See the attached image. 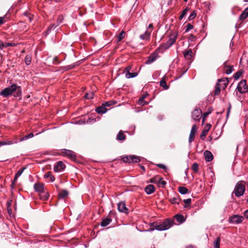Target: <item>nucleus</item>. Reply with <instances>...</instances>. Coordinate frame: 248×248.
I'll return each mask as SVG.
<instances>
[{"mask_svg": "<svg viewBox=\"0 0 248 248\" xmlns=\"http://www.w3.org/2000/svg\"><path fill=\"white\" fill-rule=\"evenodd\" d=\"M138 74L137 72H133V73H125V78H135L138 76Z\"/></svg>", "mask_w": 248, "mask_h": 248, "instance_id": "7c9ffc66", "label": "nucleus"}, {"mask_svg": "<svg viewBox=\"0 0 248 248\" xmlns=\"http://www.w3.org/2000/svg\"><path fill=\"white\" fill-rule=\"evenodd\" d=\"M169 201L172 203V204H179V202L180 201V199H179L177 197H174L172 198H170L169 200Z\"/></svg>", "mask_w": 248, "mask_h": 248, "instance_id": "2f4dec72", "label": "nucleus"}, {"mask_svg": "<svg viewBox=\"0 0 248 248\" xmlns=\"http://www.w3.org/2000/svg\"><path fill=\"white\" fill-rule=\"evenodd\" d=\"M197 127L196 124H194L190 131V133L189 136L188 141L189 143L192 142L194 141L195 139V134L197 132Z\"/></svg>", "mask_w": 248, "mask_h": 248, "instance_id": "1a4fd4ad", "label": "nucleus"}, {"mask_svg": "<svg viewBox=\"0 0 248 248\" xmlns=\"http://www.w3.org/2000/svg\"><path fill=\"white\" fill-rule=\"evenodd\" d=\"M234 70L233 67L230 65L226 61L223 63V72L227 74H231Z\"/></svg>", "mask_w": 248, "mask_h": 248, "instance_id": "9d476101", "label": "nucleus"}, {"mask_svg": "<svg viewBox=\"0 0 248 248\" xmlns=\"http://www.w3.org/2000/svg\"><path fill=\"white\" fill-rule=\"evenodd\" d=\"M211 127V125L209 124H207L205 126L204 129L201 132L200 138L202 140H204L205 139V137L207 134L208 131L210 129Z\"/></svg>", "mask_w": 248, "mask_h": 248, "instance_id": "4468645a", "label": "nucleus"}, {"mask_svg": "<svg viewBox=\"0 0 248 248\" xmlns=\"http://www.w3.org/2000/svg\"><path fill=\"white\" fill-rule=\"evenodd\" d=\"M243 73V71L241 70L237 71L233 75V77L236 80L238 79L241 77Z\"/></svg>", "mask_w": 248, "mask_h": 248, "instance_id": "79ce46f5", "label": "nucleus"}, {"mask_svg": "<svg viewBox=\"0 0 248 248\" xmlns=\"http://www.w3.org/2000/svg\"><path fill=\"white\" fill-rule=\"evenodd\" d=\"M192 169L195 172H197L199 169V165L198 163H194L192 166Z\"/></svg>", "mask_w": 248, "mask_h": 248, "instance_id": "09e8293b", "label": "nucleus"}, {"mask_svg": "<svg viewBox=\"0 0 248 248\" xmlns=\"http://www.w3.org/2000/svg\"><path fill=\"white\" fill-rule=\"evenodd\" d=\"M173 218L176 219L178 222L179 223H183L185 219L183 215L180 214H176L173 217Z\"/></svg>", "mask_w": 248, "mask_h": 248, "instance_id": "5701e85b", "label": "nucleus"}, {"mask_svg": "<svg viewBox=\"0 0 248 248\" xmlns=\"http://www.w3.org/2000/svg\"><path fill=\"white\" fill-rule=\"evenodd\" d=\"M197 13L195 11H193L188 17V20H191L195 18L196 16Z\"/></svg>", "mask_w": 248, "mask_h": 248, "instance_id": "8fccbe9b", "label": "nucleus"}, {"mask_svg": "<svg viewBox=\"0 0 248 248\" xmlns=\"http://www.w3.org/2000/svg\"><path fill=\"white\" fill-rule=\"evenodd\" d=\"M117 103V101L114 100H110L108 101L105 102L103 103V105L106 107H110L113 105H115Z\"/></svg>", "mask_w": 248, "mask_h": 248, "instance_id": "e433bc0d", "label": "nucleus"}, {"mask_svg": "<svg viewBox=\"0 0 248 248\" xmlns=\"http://www.w3.org/2000/svg\"><path fill=\"white\" fill-rule=\"evenodd\" d=\"M68 194V192L66 190H62L59 193V196L61 198H64Z\"/></svg>", "mask_w": 248, "mask_h": 248, "instance_id": "f704fd0d", "label": "nucleus"}, {"mask_svg": "<svg viewBox=\"0 0 248 248\" xmlns=\"http://www.w3.org/2000/svg\"><path fill=\"white\" fill-rule=\"evenodd\" d=\"M131 68L132 66L131 65L128 66L124 68V72L128 73L130 72V71L131 70Z\"/></svg>", "mask_w": 248, "mask_h": 248, "instance_id": "13d9d810", "label": "nucleus"}, {"mask_svg": "<svg viewBox=\"0 0 248 248\" xmlns=\"http://www.w3.org/2000/svg\"><path fill=\"white\" fill-rule=\"evenodd\" d=\"M24 15L28 18V19L29 21V22H31L32 16H31V14H29L28 13H25L24 14Z\"/></svg>", "mask_w": 248, "mask_h": 248, "instance_id": "6e6d98bb", "label": "nucleus"}, {"mask_svg": "<svg viewBox=\"0 0 248 248\" xmlns=\"http://www.w3.org/2000/svg\"><path fill=\"white\" fill-rule=\"evenodd\" d=\"M248 16V8H246L239 16V19L241 21L244 20Z\"/></svg>", "mask_w": 248, "mask_h": 248, "instance_id": "b1692460", "label": "nucleus"}, {"mask_svg": "<svg viewBox=\"0 0 248 248\" xmlns=\"http://www.w3.org/2000/svg\"><path fill=\"white\" fill-rule=\"evenodd\" d=\"M177 35V33L175 32L171 34L170 36L169 40L166 43L163 44L161 47L164 49L169 48L175 42Z\"/></svg>", "mask_w": 248, "mask_h": 248, "instance_id": "20e7f679", "label": "nucleus"}, {"mask_svg": "<svg viewBox=\"0 0 248 248\" xmlns=\"http://www.w3.org/2000/svg\"><path fill=\"white\" fill-rule=\"evenodd\" d=\"M16 92L14 95L15 97H19L21 95V88L20 86H18L15 84H12L11 86L5 88L0 92V95L4 97H7L11 95L14 92Z\"/></svg>", "mask_w": 248, "mask_h": 248, "instance_id": "f03ea898", "label": "nucleus"}, {"mask_svg": "<svg viewBox=\"0 0 248 248\" xmlns=\"http://www.w3.org/2000/svg\"><path fill=\"white\" fill-rule=\"evenodd\" d=\"M174 224V222L173 220L168 218L160 222H155L151 223L150 224V229L148 230H145V231H153L155 229L160 231H165L170 229L173 226Z\"/></svg>", "mask_w": 248, "mask_h": 248, "instance_id": "f257e3e1", "label": "nucleus"}, {"mask_svg": "<svg viewBox=\"0 0 248 248\" xmlns=\"http://www.w3.org/2000/svg\"><path fill=\"white\" fill-rule=\"evenodd\" d=\"M61 153L63 156H65L72 160L76 159L77 157L75 153L71 150L62 149L61 150Z\"/></svg>", "mask_w": 248, "mask_h": 248, "instance_id": "39448f33", "label": "nucleus"}, {"mask_svg": "<svg viewBox=\"0 0 248 248\" xmlns=\"http://www.w3.org/2000/svg\"><path fill=\"white\" fill-rule=\"evenodd\" d=\"M193 26L190 23H188L185 27V32H188L190 30L192 29Z\"/></svg>", "mask_w": 248, "mask_h": 248, "instance_id": "3c124183", "label": "nucleus"}, {"mask_svg": "<svg viewBox=\"0 0 248 248\" xmlns=\"http://www.w3.org/2000/svg\"><path fill=\"white\" fill-rule=\"evenodd\" d=\"M26 169V168H20L17 172L16 173V177H19L21 174L23 173L24 170Z\"/></svg>", "mask_w": 248, "mask_h": 248, "instance_id": "603ef678", "label": "nucleus"}, {"mask_svg": "<svg viewBox=\"0 0 248 248\" xmlns=\"http://www.w3.org/2000/svg\"><path fill=\"white\" fill-rule=\"evenodd\" d=\"M54 27H56V26H55V25H54V24H52V25H51L49 26V27L48 28V30H47V31H46V32H47V33H48V32H49V31H50L51 30V29L52 28Z\"/></svg>", "mask_w": 248, "mask_h": 248, "instance_id": "0e129e2a", "label": "nucleus"}, {"mask_svg": "<svg viewBox=\"0 0 248 248\" xmlns=\"http://www.w3.org/2000/svg\"><path fill=\"white\" fill-rule=\"evenodd\" d=\"M18 178V177H16V175H15V178L13 180V181L12 182V187H13V186H14V185L15 184V183L16 182L17 178Z\"/></svg>", "mask_w": 248, "mask_h": 248, "instance_id": "e2e57ef3", "label": "nucleus"}, {"mask_svg": "<svg viewBox=\"0 0 248 248\" xmlns=\"http://www.w3.org/2000/svg\"><path fill=\"white\" fill-rule=\"evenodd\" d=\"M44 178H50L51 182H53L55 180V177L52 174V172L51 171H47V172H46L44 175Z\"/></svg>", "mask_w": 248, "mask_h": 248, "instance_id": "c85d7f7f", "label": "nucleus"}, {"mask_svg": "<svg viewBox=\"0 0 248 248\" xmlns=\"http://www.w3.org/2000/svg\"><path fill=\"white\" fill-rule=\"evenodd\" d=\"M237 89L240 93H245L248 91L246 80H241L237 86Z\"/></svg>", "mask_w": 248, "mask_h": 248, "instance_id": "423d86ee", "label": "nucleus"}, {"mask_svg": "<svg viewBox=\"0 0 248 248\" xmlns=\"http://www.w3.org/2000/svg\"><path fill=\"white\" fill-rule=\"evenodd\" d=\"M157 54L155 53L152 54L148 58L147 60H146L145 63L146 64H151L153 62H154L156 59Z\"/></svg>", "mask_w": 248, "mask_h": 248, "instance_id": "6ab92c4d", "label": "nucleus"}, {"mask_svg": "<svg viewBox=\"0 0 248 248\" xmlns=\"http://www.w3.org/2000/svg\"><path fill=\"white\" fill-rule=\"evenodd\" d=\"M1 141V143H2V146H3V145H12V144H13L15 143H17L19 141V140H18L17 138H15L13 140H5V141L3 140V141Z\"/></svg>", "mask_w": 248, "mask_h": 248, "instance_id": "a211bd4d", "label": "nucleus"}, {"mask_svg": "<svg viewBox=\"0 0 248 248\" xmlns=\"http://www.w3.org/2000/svg\"><path fill=\"white\" fill-rule=\"evenodd\" d=\"M189 10V8L188 7L186 8L182 12V14L179 17V19L181 20L186 14L187 11Z\"/></svg>", "mask_w": 248, "mask_h": 248, "instance_id": "a18cd8bd", "label": "nucleus"}, {"mask_svg": "<svg viewBox=\"0 0 248 248\" xmlns=\"http://www.w3.org/2000/svg\"><path fill=\"white\" fill-rule=\"evenodd\" d=\"M220 239L219 237H217L214 242V248H219Z\"/></svg>", "mask_w": 248, "mask_h": 248, "instance_id": "49530a36", "label": "nucleus"}, {"mask_svg": "<svg viewBox=\"0 0 248 248\" xmlns=\"http://www.w3.org/2000/svg\"><path fill=\"white\" fill-rule=\"evenodd\" d=\"M151 31H147L144 34H141L140 37L142 40H149L150 39Z\"/></svg>", "mask_w": 248, "mask_h": 248, "instance_id": "4be33fe9", "label": "nucleus"}, {"mask_svg": "<svg viewBox=\"0 0 248 248\" xmlns=\"http://www.w3.org/2000/svg\"><path fill=\"white\" fill-rule=\"evenodd\" d=\"M5 17H0V25H2L4 23V19Z\"/></svg>", "mask_w": 248, "mask_h": 248, "instance_id": "69168bd1", "label": "nucleus"}, {"mask_svg": "<svg viewBox=\"0 0 248 248\" xmlns=\"http://www.w3.org/2000/svg\"><path fill=\"white\" fill-rule=\"evenodd\" d=\"M204 155L205 157V159L207 162H210L212 161L213 159V155L212 153L208 150L205 151L204 152Z\"/></svg>", "mask_w": 248, "mask_h": 248, "instance_id": "dca6fc26", "label": "nucleus"}, {"mask_svg": "<svg viewBox=\"0 0 248 248\" xmlns=\"http://www.w3.org/2000/svg\"><path fill=\"white\" fill-rule=\"evenodd\" d=\"M107 109L106 107L103 105V103L101 106L97 107L95 110L99 114H103L107 112Z\"/></svg>", "mask_w": 248, "mask_h": 248, "instance_id": "aec40b11", "label": "nucleus"}, {"mask_svg": "<svg viewBox=\"0 0 248 248\" xmlns=\"http://www.w3.org/2000/svg\"><path fill=\"white\" fill-rule=\"evenodd\" d=\"M221 89H222V88L220 86H217V84H216L214 93L215 95H217L218 94H219L220 93Z\"/></svg>", "mask_w": 248, "mask_h": 248, "instance_id": "de8ad7c7", "label": "nucleus"}, {"mask_svg": "<svg viewBox=\"0 0 248 248\" xmlns=\"http://www.w3.org/2000/svg\"><path fill=\"white\" fill-rule=\"evenodd\" d=\"M131 163H138L140 161V159L139 156L134 155H131Z\"/></svg>", "mask_w": 248, "mask_h": 248, "instance_id": "c756f323", "label": "nucleus"}, {"mask_svg": "<svg viewBox=\"0 0 248 248\" xmlns=\"http://www.w3.org/2000/svg\"><path fill=\"white\" fill-rule=\"evenodd\" d=\"M118 210L124 213H128V209L126 207L124 202H121L118 204Z\"/></svg>", "mask_w": 248, "mask_h": 248, "instance_id": "ddd939ff", "label": "nucleus"}, {"mask_svg": "<svg viewBox=\"0 0 248 248\" xmlns=\"http://www.w3.org/2000/svg\"><path fill=\"white\" fill-rule=\"evenodd\" d=\"M212 111V109L211 108H209L208 111L203 113L202 114L203 116H204V117H206L209 114H210Z\"/></svg>", "mask_w": 248, "mask_h": 248, "instance_id": "4d7b16f0", "label": "nucleus"}, {"mask_svg": "<svg viewBox=\"0 0 248 248\" xmlns=\"http://www.w3.org/2000/svg\"><path fill=\"white\" fill-rule=\"evenodd\" d=\"M245 191V186L242 182H238L234 188L233 193L235 196L240 197L244 194Z\"/></svg>", "mask_w": 248, "mask_h": 248, "instance_id": "7ed1b4c3", "label": "nucleus"}, {"mask_svg": "<svg viewBox=\"0 0 248 248\" xmlns=\"http://www.w3.org/2000/svg\"><path fill=\"white\" fill-rule=\"evenodd\" d=\"M131 155L128 156H125L122 158V160L124 163H131Z\"/></svg>", "mask_w": 248, "mask_h": 248, "instance_id": "a19ab883", "label": "nucleus"}, {"mask_svg": "<svg viewBox=\"0 0 248 248\" xmlns=\"http://www.w3.org/2000/svg\"><path fill=\"white\" fill-rule=\"evenodd\" d=\"M111 221L112 219L110 218H104L101 222V225L102 227H106L108 226Z\"/></svg>", "mask_w": 248, "mask_h": 248, "instance_id": "cd10ccee", "label": "nucleus"}, {"mask_svg": "<svg viewBox=\"0 0 248 248\" xmlns=\"http://www.w3.org/2000/svg\"><path fill=\"white\" fill-rule=\"evenodd\" d=\"M183 54L186 59L190 60L192 58V51L190 49L185 50L184 51Z\"/></svg>", "mask_w": 248, "mask_h": 248, "instance_id": "412c9836", "label": "nucleus"}, {"mask_svg": "<svg viewBox=\"0 0 248 248\" xmlns=\"http://www.w3.org/2000/svg\"><path fill=\"white\" fill-rule=\"evenodd\" d=\"M147 95H148L147 93L146 94H144L140 98V99L139 100V101H138V104L140 105L144 106L148 104L147 102H146L144 101V99L147 97Z\"/></svg>", "mask_w": 248, "mask_h": 248, "instance_id": "bb28decb", "label": "nucleus"}, {"mask_svg": "<svg viewBox=\"0 0 248 248\" xmlns=\"http://www.w3.org/2000/svg\"><path fill=\"white\" fill-rule=\"evenodd\" d=\"M126 136L122 130H120L117 135L116 139L118 140L123 141L125 140Z\"/></svg>", "mask_w": 248, "mask_h": 248, "instance_id": "393cba45", "label": "nucleus"}, {"mask_svg": "<svg viewBox=\"0 0 248 248\" xmlns=\"http://www.w3.org/2000/svg\"><path fill=\"white\" fill-rule=\"evenodd\" d=\"M125 34V32L123 31L120 32V33L117 36L118 42L121 41L124 38Z\"/></svg>", "mask_w": 248, "mask_h": 248, "instance_id": "37998d69", "label": "nucleus"}, {"mask_svg": "<svg viewBox=\"0 0 248 248\" xmlns=\"http://www.w3.org/2000/svg\"><path fill=\"white\" fill-rule=\"evenodd\" d=\"M244 216L248 219V209L245 211Z\"/></svg>", "mask_w": 248, "mask_h": 248, "instance_id": "774afa93", "label": "nucleus"}, {"mask_svg": "<svg viewBox=\"0 0 248 248\" xmlns=\"http://www.w3.org/2000/svg\"><path fill=\"white\" fill-rule=\"evenodd\" d=\"M94 93L93 92L87 93L85 95V97L87 99H92L93 97Z\"/></svg>", "mask_w": 248, "mask_h": 248, "instance_id": "c03bdc74", "label": "nucleus"}, {"mask_svg": "<svg viewBox=\"0 0 248 248\" xmlns=\"http://www.w3.org/2000/svg\"><path fill=\"white\" fill-rule=\"evenodd\" d=\"M184 202L187 204H190L191 202V199L189 198L184 200Z\"/></svg>", "mask_w": 248, "mask_h": 248, "instance_id": "bf43d9fd", "label": "nucleus"}, {"mask_svg": "<svg viewBox=\"0 0 248 248\" xmlns=\"http://www.w3.org/2000/svg\"><path fill=\"white\" fill-rule=\"evenodd\" d=\"M40 199L43 201H46L48 199L49 194L47 192H45L44 190L41 193L39 194Z\"/></svg>", "mask_w": 248, "mask_h": 248, "instance_id": "a878e982", "label": "nucleus"}, {"mask_svg": "<svg viewBox=\"0 0 248 248\" xmlns=\"http://www.w3.org/2000/svg\"><path fill=\"white\" fill-rule=\"evenodd\" d=\"M157 184L158 185V186H162V187H164L166 184V182L163 180V179L162 178H158V181L157 182Z\"/></svg>", "mask_w": 248, "mask_h": 248, "instance_id": "ea45409f", "label": "nucleus"}, {"mask_svg": "<svg viewBox=\"0 0 248 248\" xmlns=\"http://www.w3.org/2000/svg\"><path fill=\"white\" fill-rule=\"evenodd\" d=\"M244 217L242 216L234 215L229 218V221L232 223H240L242 222Z\"/></svg>", "mask_w": 248, "mask_h": 248, "instance_id": "6e6552de", "label": "nucleus"}, {"mask_svg": "<svg viewBox=\"0 0 248 248\" xmlns=\"http://www.w3.org/2000/svg\"><path fill=\"white\" fill-rule=\"evenodd\" d=\"M34 188L35 191L39 193L44 190V185L43 183H35L34 185Z\"/></svg>", "mask_w": 248, "mask_h": 248, "instance_id": "2eb2a0df", "label": "nucleus"}, {"mask_svg": "<svg viewBox=\"0 0 248 248\" xmlns=\"http://www.w3.org/2000/svg\"><path fill=\"white\" fill-rule=\"evenodd\" d=\"M228 78H223L218 80L217 83V86H220L222 89H225L228 84Z\"/></svg>", "mask_w": 248, "mask_h": 248, "instance_id": "9b49d317", "label": "nucleus"}, {"mask_svg": "<svg viewBox=\"0 0 248 248\" xmlns=\"http://www.w3.org/2000/svg\"><path fill=\"white\" fill-rule=\"evenodd\" d=\"M144 190L147 194H151L155 191V187L153 185H148L145 187Z\"/></svg>", "mask_w": 248, "mask_h": 248, "instance_id": "f3484780", "label": "nucleus"}, {"mask_svg": "<svg viewBox=\"0 0 248 248\" xmlns=\"http://www.w3.org/2000/svg\"><path fill=\"white\" fill-rule=\"evenodd\" d=\"M4 47H6L8 46H16V44L14 43H6L4 44Z\"/></svg>", "mask_w": 248, "mask_h": 248, "instance_id": "5fc2aeb1", "label": "nucleus"}, {"mask_svg": "<svg viewBox=\"0 0 248 248\" xmlns=\"http://www.w3.org/2000/svg\"><path fill=\"white\" fill-rule=\"evenodd\" d=\"M158 178H158L157 177L152 178L150 179V182L152 183H154V184H157V182L158 181Z\"/></svg>", "mask_w": 248, "mask_h": 248, "instance_id": "864d4df0", "label": "nucleus"}, {"mask_svg": "<svg viewBox=\"0 0 248 248\" xmlns=\"http://www.w3.org/2000/svg\"><path fill=\"white\" fill-rule=\"evenodd\" d=\"M195 39H196V37H195L194 35H193V34H191V35H190V36H189V40L190 41H191V42H192V41H193L195 40Z\"/></svg>", "mask_w": 248, "mask_h": 248, "instance_id": "052dcab7", "label": "nucleus"}, {"mask_svg": "<svg viewBox=\"0 0 248 248\" xmlns=\"http://www.w3.org/2000/svg\"><path fill=\"white\" fill-rule=\"evenodd\" d=\"M160 85L164 89L167 90L169 88V86L167 85L166 82L165 80V78H163L160 81Z\"/></svg>", "mask_w": 248, "mask_h": 248, "instance_id": "c9c22d12", "label": "nucleus"}, {"mask_svg": "<svg viewBox=\"0 0 248 248\" xmlns=\"http://www.w3.org/2000/svg\"><path fill=\"white\" fill-rule=\"evenodd\" d=\"M153 24H149V25L148 27V30H150V31H149L151 32L153 30Z\"/></svg>", "mask_w": 248, "mask_h": 248, "instance_id": "338daca9", "label": "nucleus"}, {"mask_svg": "<svg viewBox=\"0 0 248 248\" xmlns=\"http://www.w3.org/2000/svg\"><path fill=\"white\" fill-rule=\"evenodd\" d=\"M178 191L182 194H186L188 192V189L184 186H180L178 187Z\"/></svg>", "mask_w": 248, "mask_h": 248, "instance_id": "72a5a7b5", "label": "nucleus"}, {"mask_svg": "<svg viewBox=\"0 0 248 248\" xmlns=\"http://www.w3.org/2000/svg\"><path fill=\"white\" fill-rule=\"evenodd\" d=\"M156 166L160 169H166V166L162 164H157Z\"/></svg>", "mask_w": 248, "mask_h": 248, "instance_id": "680f3d73", "label": "nucleus"}, {"mask_svg": "<svg viewBox=\"0 0 248 248\" xmlns=\"http://www.w3.org/2000/svg\"><path fill=\"white\" fill-rule=\"evenodd\" d=\"M33 136H34L33 134L32 133H31L29 134L24 136L22 138L20 139L19 140V142L22 141L26 140L28 139L31 138Z\"/></svg>", "mask_w": 248, "mask_h": 248, "instance_id": "4c0bfd02", "label": "nucleus"}, {"mask_svg": "<svg viewBox=\"0 0 248 248\" xmlns=\"http://www.w3.org/2000/svg\"><path fill=\"white\" fill-rule=\"evenodd\" d=\"M31 62V55H28L26 56L25 59V62L26 65H30Z\"/></svg>", "mask_w": 248, "mask_h": 248, "instance_id": "58836bf2", "label": "nucleus"}, {"mask_svg": "<svg viewBox=\"0 0 248 248\" xmlns=\"http://www.w3.org/2000/svg\"><path fill=\"white\" fill-rule=\"evenodd\" d=\"M65 166L62 161H58L54 166V170L55 172H60L64 169Z\"/></svg>", "mask_w": 248, "mask_h": 248, "instance_id": "f8f14e48", "label": "nucleus"}, {"mask_svg": "<svg viewBox=\"0 0 248 248\" xmlns=\"http://www.w3.org/2000/svg\"><path fill=\"white\" fill-rule=\"evenodd\" d=\"M202 116V110L196 108L192 113V118L194 121H199Z\"/></svg>", "mask_w": 248, "mask_h": 248, "instance_id": "0eeeda50", "label": "nucleus"}, {"mask_svg": "<svg viewBox=\"0 0 248 248\" xmlns=\"http://www.w3.org/2000/svg\"><path fill=\"white\" fill-rule=\"evenodd\" d=\"M77 65H78V64L77 62H76L73 64L64 66L63 67V69L65 71H67V70L74 68L75 67H76Z\"/></svg>", "mask_w": 248, "mask_h": 248, "instance_id": "473e14b6", "label": "nucleus"}]
</instances>
